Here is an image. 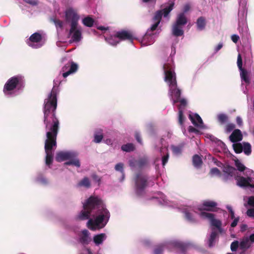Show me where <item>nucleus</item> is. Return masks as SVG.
<instances>
[{
  "label": "nucleus",
  "mask_w": 254,
  "mask_h": 254,
  "mask_svg": "<svg viewBox=\"0 0 254 254\" xmlns=\"http://www.w3.org/2000/svg\"><path fill=\"white\" fill-rule=\"evenodd\" d=\"M60 81L58 78L54 80L53 88L48 98L44 101V124L46 131L45 142L46 164L50 165L53 160V150L56 147V138L59 126V121L55 116L57 106V93Z\"/></svg>",
  "instance_id": "f257e3e1"
},
{
  "label": "nucleus",
  "mask_w": 254,
  "mask_h": 254,
  "mask_svg": "<svg viewBox=\"0 0 254 254\" xmlns=\"http://www.w3.org/2000/svg\"><path fill=\"white\" fill-rule=\"evenodd\" d=\"M83 209L76 216L77 219H88L87 227L93 231L100 230L106 226L110 214L99 197L91 196L83 203Z\"/></svg>",
  "instance_id": "f03ea898"
},
{
  "label": "nucleus",
  "mask_w": 254,
  "mask_h": 254,
  "mask_svg": "<svg viewBox=\"0 0 254 254\" xmlns=\"http://www.w3.org/2000/svg\"><path fill=\"white\" fill-rule=\"evenodd\" d=\"M163 68L165 75L164 80L169 86L168 94L172 101L173 104L174 105L179 101L181 103V105L179 107V123L181 126L183 134L188 136L187 131L184 126L185 118L183 111V109L187 105V101L185 99H182L180 100L181 91L177 87L176 74L174 72V66L172 59L168 60L164 64Z\"/></svg>",
  "instance_id": "7ed1b4c3"
},
{
  "label": "nucleus",
  "mask_w": 254,
  "mask_h": 254,
  "mask_svg": "<svg viewBox=\"0 0 254 254\" xmlns=\"http://www.w3.org/2000/svg\"><path fill=\"white\" fill-rule=\"evenodd\" d=\"M235 165L237 169L243 172L246 171L244 176H239L237 170L229 165L223 167V179L226 181L235 178L237 185L242 188L248 189L254 193V172L246 168L244 165L237 159L234 160Z\"/></svg>",
  "instance_id": "20e7f679"
},
{
  "label": "nucleus",
  "mask_w": 254,
  "mask_h": 254,
  "mask_svg": "<svg viewBox=\"0 0 254 254\" xmlns=\"http://www.w3.org/2000/svg\"><path fill=\"white\" fill-rule=\"evenodd\" d=\"M174 3L171 2L162 10L157 11L153 18V23L148 28L142 38L141 44L142 46H147L152 45L155 42V38L158 36L159 33L161 31L160 27L157 28L160 23L162 15L164 17H167L168 14L173 9Z\"/></svg>",
  "instance_id": "39448f33"
},
{
  "label": "nucleus",
  "mask_w": 254,
  "mask_h": 254,
  "mask_svg": "<svg viewBox=\"0 0 254 254\" xmlns=\"http://www.w3.org/2000/svg\"><path fill=\"white\" fill-rule=\"evenodd\" d=\"M217 205V203L216 202L207 200L203 201L199 207L184 206L180 209L188 222L194 223L197 221V217H200V212H205L204 210L212 211Z\"/></svg>",
  "instance_id": "423d86ee"
},
{
  "label": "nucleus",
  "mask_w": 254,
  "mask_h": 254,
  "mask_svg": "<svg viewBox=\"0 0 254 254\" xmlns=\"http://www.w3.org/2000/svg\"><path fill=\"white\" fill-rule=\"evenodd\" d=\"M24 87L23 78L15 76L9 78L5 83L3 92L7 97H12L19 94Z\"/></svg>",
  "instance_id": "0eeeda50"
},
{
  "label": "nucleus",
  "mask_w": 254,
  "mask_h": 254,
  "mask_svg": "<svg viewBox=\"0 0 254 254\" xmlns=\"http://www.w3.org/2000/svg\"><path fill=\"white\" fill-rule=\"evenodd\" d=\"M190 247V245L189 243L176 240H171L157 246L154 250V254H163V252L165 249L169 251L176 250L180 253H185Z\"/></svg>",
  "instance_id": "6e6552de"
},
{
  "label": "nucleus",
  "mask_w": 254,
  "mask_h": 254,
  "mask_svg": "<svg viewBox=\"0 0 254 254\" xmlns=\"http://www.w3.org/2000/svg\"><path fill=\"white\" fill-rule=\"evenodd\" d=\"M77 154L72 151H63L57 153L56 160L58 162H63L65 160L69 161L65 162V165H73L79 168L80 166L79 160L76 158Z\"/></svg>",
  "instance_id": "1a4fd4ad"
},
{
  "label": "nucleus",
  "mask_w": 254,
  "mask_h": 254,
  "mask_svg": "<svg viewBox=\"0 0 254 254\" xmlns=\"http://www.w3.org/2000/svg\"><path fill=\"white\" fill-rule=\"evenodd\" d=\"M188 20L184 13L177 15L176 21L172 25V34L175 37L183 36L184 34L183 27L187 23Z\"/></svg>",
  "instance_id": "9d476101"
},
{
  "label": "nucleus",
  "mask_w": 254,
  "mask_h": 254,
  "mask_svg": "<svg viewBox=\"0 0 254 254\" xmlns=\"http://www.w3.org/2000/svg\"><path fill=\"white\" fill-rule=\"evenodd\" d=\"M64 17L65 22L69 23L70 26L78 25L80 16L76 10L71 7L67 8L64 11Z\"/></svg>",
  "instance_id": "9b49d317"
},
{
  "label": "nucleus",
  "mask_w": 254,
  "mask_h": 254,
  "mask_svg": "<svg viewBox=\"0 0 254 254\" xmlns=\"http://www.w3.org/2000/svg\"><path fill=\"white\" fill-rule=\"evenodd\" d=\"M135 190L138 195H141L147 186V177L142 174H137L134 178Z\"/></svg>",
  "instance_id": "f8f14e48"
},
{
  "label": "nucleus",
  "mask_w": 254,
  "mask_h": 254,
  "mask_svg": "<svg viewBox=\"0 0 254 254\" xmlns=\"http://www.w3.org/2000/svg\"><path fill=\"white\" fill-rule=\"evenodd\" d=\"M200 217L203 219L208 220L211 225L217 228L220 233H223V229L221 227V221L215 219L214 214L207 212H200Z\"/></svg>",
  "instance_id": "ddd939ff"
},
{
  "label": "nucleus",
  "mask_w": 254,
  "mask_h": 254,
  "mask_svg": "<svg viewBox=\"0 0 254 254\" xmlns=\"http://www.w3.org/2000/svg\"><path fill=\"white\" fill-rule=\"evenodd\" d=\"M128 163L132 170H140L147 166L148 158L146 156L140 158L138 160H136L135 158H131L129 160Z\"/></svg>",
  "instance_id": "4468645a"
},
{
  "label": "nucleus",
  "mask_w": 254,
  "mask_h": 254,
  "mask_svg": "<svg viewBox=\"0 0 254 254\" xmlns=\"http://www.w3.org/2000/svg\"><path fill=\"white\" fill-rule=\"evenodd\" d=\"M28 45L32 48L38 49L43 46L45 43L42 39V35L37 32L31 35L27 40Z\"/></svg>",
  "instance_id": "2eb2a0df"
},
{
  "label": "nucleus",
  "mask_w": 254,
  "mask_h": 254,
  "mask_svg": "<svg viewBox=\"0 0 254 254\" xmlns=\"http://www.w3.org/2000/svg\"><path fill=\"white\" fill-rule=\"evenodd\" d=\"M232 146L236 153L244 152L245 154L248 156L252 153L251 145L249 142H243L240 143H233Z\"/></svg>",
  "instance_id": "dca6fc26"
},
{
  "label": "nucleus",
  "mask_w": 254,
  "mask_h": 254,
  "mask_svg": "<svg viewBox=\"0 0 254 254\" xmlns=\"http://www.w3.org/2000/svg\"><path fill=\"white\" fill-rule=\"evenodd\" d=\"M69 37L74 42H78L82 39L81 29L77 26H70Z\"/></svg>",
  "instance_id": "f3484780"
},
{
  "label": "nucleus",
  "mask_w": 254,
  "mask_h": 254,
  "mask_svg": "<svg viewBox=\"0 0 254 254\" xmlns=\"http://www.w3.org/2000/svg\"><path fill=\"white\" fill-rule=\"evenodd\" d=\"M240 75L242 82V86H245V89L243 90V92L244 93H246L247 92V87L251 83V72L245 69L240 71Z\"/></svg>",
  "instance_id": "a211bd4d"
},
{
  "label": "nucleus",
  "mask_w": 254,
  "mask_h": 254,
  "mask_svg": "<svg viewBox=\"0 0 254 254\" xmlns=\"http://www.w3.org/2000/svg\"><path fill=\"white\" fill-rule=\"evenodd\" d=\"M77 236L78 242L83 245L89 244L92 240L90 233L86 229L81 231Z\"/></svg>",
  "instance_id": "6ab92c4d"
},
{
  "label": "nucleus",
  "mask_w": 254,
  "mask_h": 254,
  "mask_svg": "<svg viewBox=\"0 0 254 254\" xmlns=\"http://www.w3.org/2000/svg\"><path fill=\"white\" fill-rule=\"evenodd\" d=\"M189 118L192 124L196 127L201 129H205L208 128L207 127L203 124L202 120L198 114H190L189 115Z\"/></svg>",
  "instance_id": "aec40b11"
},
{
  "label": "nucleus",
  "mask_w": 254,
  "mask_h": 254,
  "mask_svg": "<svg viewBox=\"0 0 254 254\" xmlns=\"http://www.w3.org/2000/svg\"><path fill=\"white\" fill-rule=\"evenodd\" d=\"M78 68V65L72 62H68L62 68L63 71L62 76L65 78L69 74L73 73L76 71Z\"/></svg>",
  "instance_id": "412c9836"
},
{
  "label": "nucleus",
  "mask_w": 254,
  "mask_h": 254,
  "mask_svg": "<svg viewBox=\"0 0 254 254\" xmlns=\"http://www.w3.org/2000/svg\"><path fill=\"white\" fill-rule=\"evenodd\" d=\"M117 36L120 40H129L131 42L135 39V37L131 32L129 31L122 30L117 32Z\"/></svg>",
  "instance_id": "4be33fe9"
},
{
  "label": "nucleus",
  "mask_w": 254,
  "mask_h": 254,
  "mask_svg": "<svg viewBox=\"0 0 254 254\" xmlns=\"http://www.w3.org/2000/svg\"><path fill=\"white\" fill-rule=\"evenodd\" d=\"M238 30L242 35L245 36L247 34L249 29L246 18L240 17L239 19Z\"/></svg>",
  "instance_id": "5701e85b"
},
{
  "label": "nucleus",
  "mask_w": 254,
  "mask_h": 254,
  "mask_svg": "<svg viewBox=\"0 0 254 254\" xmlns=\"http://www.w3.org/2000/svg\"><path fill=\"white\" fill-rule=\"evenodd\" d=\"M243 139V135L241 130L239 129L234 130L229 136L230 140L233 143H240L239 141Z\"/></svg>",
  "instance_id": "b1692460"
},
{
  "label": "nucleus",
  "mask_w": 254,
  "mask_h": 254,
  "mask_svg": "<svg viewBox=\"0 0 254 254\" xmlns=\"http://www.w3.org/2000/svg\"><path fill=\"white\" fill-rule=\"evenodd\" d=\"M240 7L239 10V16L247 18V2L246 0H239Z\"/></svg>",
  "instance_id": "393cba45"
},
{
  "label": "nucleus",
  "mask_w": 254,
  "mask_h": 254,
  "mask_svg": "<svg viewBox=\"0 0 254 254\" xmlns=\"http://www.w3.org/2000/svg\"><path fill=\"white\" fill-rule=\"evenodd\" d=\"M107 235L105 233H100L94 236L93 242L96 246L102 245L107 239Z\"/></svg>",
  "instance_id": "a878e982"
},
{
  "label": "nucleus",
  "mask_w": 254,
  "mask_h": 254,
  "mask_svg": "<svg viewBox=\"0 0 254 254\" xmlns=\"http://www.w3.org/2000/svg\"><path fill=\"white\" fill-rule=\"evenodd\" d=\"M153 199H156L159 204L163 205H168L169 203L166 197V196L162 193L159 192L152 197Z\"/></svg>",
  "instance_id": "bb28decb"
},
{
  "label": "nucleus",
  "mask_w": 254,
  "mask_h": 254,
  "mask_svg": "<svg viewBox=\"0 0 254 254\" xmlns=\"http://www.w3.org/2000/svg\"><path fill=\"white\" fill-rule=\"evenodd\" d=\"M218 238V233L214 228H212V231L209 235L208 240V244L209 247H213Z\"/></svg>",
  "instance_id": "cd10ccee"
},
{
  "label": "nucleus",
  "mask_w": 254,
  "mask_h": 254,
  "mask_svg": "<svg viewBox=\"0 0 254 254\" xmlns=\"http://www.w3.org/2000/svg\"><path fill=\"white\" fill-rule=\"evenodd\" d=\"M251 246V243L248 237H244L240 241L239 247L240 249L245 251L249 248H250Z\"/></svg>",
  "instance_id": "c85d7f7f"
},
{
  "label": "nucleus",
  "mask_w": 254,
  "mask_h": 254,
  "mask_svg": "<svg viewBox=\"0 0 254 254\" xmlns=\"http://www.w3.org/2000/svg\"><path fill=\"white\" fill-rule=\"evenodd\" d=\"M106 41L112 46H116L120 43V40L117 36V33L109 37H105Z\"/></svg>",
  "instance_id": "c756f323"
},
{
  "label": "nucleus",
  "mask_w": 254,
  "mask_h": 254,
  "mask_svg": "<svg viewBox=\"0 0 254 254\" xmlns=\"http://www.w3.org/2000/svg\"><path fill=\"white\" fill-rule=\"evenodd\" d=\"M51 20L55 24L58 33L64 29H66V28L65 27V23L64 22L55 18H52L51 19Z\"/></svg>",
  "instance_id": "7c9ffc66"
},
{
  "label": "nucleus",
  "mask_w": 254,
  "mask_h": 254,
  "mask_svg": "<svg viewBox=\"0 0 254 254\" xmlns=\"http://www.w3.org/2000/svg\"><path fill=\"white\" fill-rule=\"evenodd\" d=\"M197 28L199 31H202L205 29L206 26V20L204 17H199L196 22Z\"/></svg>",
  "instance_id": "2f4dec72"
},
{
  "label": "nucleus",
  "mask_w": 254,
  "mask_h": 254,
  "mask_svg": "<svg viewBox=\"0 0 254 254\" xmlns=\"http://www.w3.org/2000/svg\"><path fill=\"white\" fill-rule=\"evenodd\" d=\"M77 186L89 188L91 186V183L88 178L84 177L78 182Z\"/></svg>",
  "instance_id": "473e14b6"
},
{
  "label": "nucleus",
  "mask_w": 254,
  "mask_h": 254,
  "mask_svg": "<svg viewBox=\"0 0 254 254\" xmlns=\"http://www.w3.org/2000/svg\"><path fill=\"white\" fill-rule=\"evenodd\" d=\"M82 22L85 26L91 27L93 25L94 20L91 17L87 16L82 19Z\"/></svg>",
  "instance_id": "72a5a7b5"
},
{
  "label": "nucleus",
  "mask_w": 254,
  "mask_h": 254,
  "mask_svg": "<svg viewBox=\"0 0 254 254\" xmlns=\"http://www.w3.org/2000/svg\"><path fill=\"white\" fill-rule=\"evenodd\" d=\"M35 181L38 183L42 185H47L49 184V181L44 176L39 174L36 177Z\"/></svg>",
  "instance_id": "f704fd0d"
},
{
  "label": "nucleus",
  "mask_w": 254,
  "mask_h": 254,
  "mask_svg": "<svg viewBox=\"0 0 254 254\" xmlns=\"http://www.w3.org/2000/svg\"><path fill=\"white\" fill-rule=\"evenodd\" d=\"M115 170L117 171H119L122 173V177L120 179V181L122 182L124 180L125 175L124 171V164L122 163H119L115 166Z\"/></svg>",
  "instance_id": "c9c22d12"
},
{
  "label": "nucleus",
  "mask_w": 254,
  "mask_h": 254,
  "mask_svg": "<svg viewBox=\"0 0 254 254\" xmlns=\"http://www.w3.org/2000/svg\"><path fill=\"white\" fill-rule=\"evenodd\" d=\"M192 162L195 167L199 168L201 166L202 161L200 156L198 155H195L192 158Z\"/></svg>",
  "instance_id": "e433bc0d"
},
{
  "label": "nucleus",
  "mask_w": 254,
  "mask_h": 254,
  "mask_svg": "<svg viewBox=\"0 0 254 254\" xmlns=\"http://www.w3.org/2000/svg\"><path fill=\"white\" fill-rule=\"evenodd\" d=\"M122 150L126 152H130L134 149V146L132 143H127L122 146Z\"/></svg>",
  "instance_id": "4c0bfd02"
},
{
  "label": "nucleus",
  "mask_w": 254,
  "mask_h": 254,
  "mask_svg": "<svg viewBox=\"0 0 254 254\" xmlns=\"http://www.w3.org/2000/svg\"><path fill=\"white\" fill-rule=\"evenodd\" d=\"M217 119L221 124H224L228 122V117L225 114H219L217 115Z\"/></svg>",
  "instance_id": "58836bf2"
},
{
  "label": "nucleus",
  "mask_w": 254,
  "mask_h": 254,
  "mask_svg": "<svg viewBox=\"0 0 254 254\" xmlns=\"http://www.w3.org/2000/svg\"><path fill=\"white\" fill-rule=\"evenodd\" d=\"M244 200L247 202L249 206L254 207V196H245Z\"/></svg>",
  "instance_id": "ea45409f"
},
{
  "label": "nucleus",
  "mask_w": 254,
  "mask_h": 254,
  "mask_svg": "<svg viewBox=\"0 0 254 254\" xmlns=\"http://www.w3.org/2000/svg\"><path fill=\"white\" fill-rule=\"evenodd\" d=\"M171 149L172 150L173 153L175 155H180L182 151V147L180 146H174L172 145L171 146Z\"/></svg>",
  "instance_id": "a19ab883"
},
{
  "label": "nucleus",
  "mask_w": 254,
  "mask_h": 254,
  "mask_svg": "<svg viewBox=\"0 0 254 254\" xmlns=\"http://www.w3.org/2000/svg\"><path fill=\"white\" fill-rule=\"evenodd\" d=\"M237 65L239 68V71H241L242 70L245 69V68L243 67L242 59L240 54H239L238 56Z\"/></svg>",
  "instance_id": "79ce46f5"
},
{
  "label": "nucleus",
  "mask_w": 254,
  "mask_h": 254,
  "mask_svg": "<svg viewBox=\"0 0 254 254\" xmlns=\"http://www.w3.org/2000/svg\"><path fill=\"white\" fill-rule=\"evenodd\" d=\"M103 138V136L102 133H96L94 134V141L96 143H100Z\"/></svg>",
  "instance_id": "37998d69"
},
{
  "label": "nucleus",
  "mask_w": 254,
  "mask_h": 254,
  "mask_svg": "<svg viewBox=\"0 0 254 254\" xmlns=\"http://www.w3.org/2000/svg\"><path fill=\"white\" fill-rule=\"evenodd\" d=\"M240 243L238 241L233 242L231 244V250L232 252H235L237 250Z\"/></svg>",
  "instance_id": "c03bdc74"
},
{
  "label": "nucleus",
  "mask_w": 254,
  "mask_h": 254,
  "mask_svg": "<svg viewBox=\"0 0 254 254\" xmlns=\"http://www.w3.org/2000/svg\"><path fill=\"white\" fill-rule=\"evenodd\" d=\"M210 174L212 176H221V173L218 169L217 168H213L210 170Z\"/></svg>",
  "instance_id": "a18cd8bd"
},
{
  "label": "nucleus",
  "mask_w": 254,
  "mask_h": 254,
  "mask_svg": "<svg viewBox=\"0 0 254 254\" xmlns=\"http://www.w3.org/2000/svg\"><path fill=\"white\" fill-rule=\"evenodd\" d=\"M91 177L94 183L97 184L98 186L100 185L101 179L99 177L95 174H92Z\"/></svg>",
  "instance_id": "49530a36"
},
{
  "label": "nucleus",
  "mask_w": 254,
  "mask_h": 254,
  "mask_svg": "<svg viewBox=\"0 0 254 254\" xmlns=\"http://www.w3.org/2000/svg\"><path fill=\"white\" fill-rule=\"evenodd\" d=\"M235 127V125L234 124L230 123L228 124L225 128V131L227 133H230L231 131H232Z\"/></svg>",
  "instance_id": "de8ad7c7"
},
{
  "label": "nucleus",
  "mask_w": 254,
  "mask_h": 254,
  "mask_svg": "<svg viewBox=\"0 0 254 254\" xmlns=\"http://www.w3.org/2000/svg\"><path fill=\"white\" fill-rule=\"evenodd\" d=\"M169 154L168 152L166 153L165 155L162 156V164L163 166H164L167 163L169 159Z\"/></svg>",
  "instance_id": "09e8293b"
},
{
  "label": "nucleus",
  "mask_w": 254,
  "mask_h": 254,
  "mask_svg": "<svg viewBox=\"0 0 254 254\" xmlns=\"http://www.w3.org/2000/svg\"><path fill=\"white\" fill-rule=\"evenodd\" d=\"M246 214L249 217L254 218V208L248 209Z\"/></svg>",
  "instance_id": "8fccbe9b"
},
{
  "label": "nucleus",
  "mask_w": 254,
  "mask_h": 254,
  "mask_svg": "<svg viewBox=\"0 0 254 254\" xmlns=\"http://www.w3.org/2000/svg\"><path fill=\"white\" fill-rule=\"evenodd\" d=\"M25 2L32 5L35 6L38 4V1L37 0H23Z\"/></svg>",
  "instance_id": "3c124183"
},
{
  "label": "nucleus",
  "mask_w": 254,
  "mask_h": 254,
  "mask_svg": "<svg viewBox=\"0 0 254 254\" xmlns=\"http://www.w3.org/2000/svg\"><path fill=\"white\" fill-rule=\"evenodd\" d=\"M223 44L222 43H219L217 46L214 47V54L217 53L222 47Z\"/></svg>",
  "instance_id": "603ef678"
},
{
  "label": "nucleus",
  "mask_w": 254,
  "mask_h": 254,
  "mask_svg": "<svg viewBox=\"0 0 254 254\" xmlns=\"http://www.w3.org/2000/svg\"><path fill=\"white\" fill-rule=\"evenodd\" d=\"M233 220V222L231 224V227L234 228L237 226L239 220V217H236Z\"/></svg>",
  "instance_id": "864d4df0"
},
{
  "label": "nucleus",
  "mask_w": 254,
  "mask_h": 254,
  "mask_svg": "<svg viewBox=\"0 0 254 254\" xmlns=\"http://www.w3.org/2000/svg\"><path fill=\"white\" fill-rule=\"evenodd\" d=\"M239 39V36L236 34H234L231 36V40L235 43H237Z\"/></svg>",
  "instance_id": "5fc2aeb1"
},
{
  "label": "nucleus",
  "mask_w": 254,
  "mask_h": 254,
  "mask_svg": "<svg viewBox=\"0 0 254 254\" xmlns=\"http://www.w3.org/2000/svg\"><path fill=\"white\" fill-rule=\"evenodd\" d=\"M189 132H194L196 134H197L199 132L198 130L197 129L195 128L194 127H193L191 126L189 127Z\"/></svg>",
  "instance_id": "6e6d98bb"
},
{
  "label": "nucleus",
  "mask_w": 254,
  "mask_h": 254,
  "mask_svg": "<svg viewBox=\"0 0 254 254\" xmlns=\"http://www.w3.org/2000/svg\"><path fill=\"white\" fill-rule=\"evenodd\" d=\"M190 9V5L189 4L187 3L186 4L183 8V12L182 13H184L185 15V13L187 12Z\"/></svg>",
  "instance_id": "4d7b16f0"
},
{
  "label": "nucleus",
  "mask_w": 254,
  "mask_h": 254,
  "mask_svg": "<svg viewBox=\"0 0 254 254\" xmlns=\"http://www.w3.org/2000/svg\"><path fill=\"white\" fill-rule=\"evenodd\" d=\"M135 137L137 142L139 143H141V136L139 132H136L135 134Z\"/></svg>",
  "instance_id": "13d9d810"
},
{
  "label": "nucleus",
  "mask_w": 254,
  "mask_h": 254,
  "mask_svg": "<svg viewBox=\"0 0 254 254\" xmlns=\"http://www.w3.org/2000/svg\"><path fill=\"white\" fill-rule=\"evenodd\" d=\"M236 122H237V124L238 125V126H240V127L242 126V125H243L242 119L239 116L237 117V118H236Z\"/></svg>",
  "instance_id": "bf43d9fd"
},
{
  "label": "nucleus",
  "mask_w": 254,
  "mask_h": 254,
  "mask_svg": "<svg viewBox=\"0 0 254 254\" xmlns=\"http://www.w3.org/2000/svg\"><path fill=\"white\" fill-rule=\"evenodd\" d=\"M81 254H92V253L90 249L85 248L83 250Z\"/></svg>",
  "instance_id": "052dcab7"
},
{
  "label": "nucleus",
  "mask_w": 254,
  "mask_h": 254,
  "mask_svg": "<svg viewBox=\"0 0 254 254\" xmlns=\"http://www.w3.org/2000/svg\"><path fill=\"white\" fill-rule=\"evenodd\" d=\"M141 0L143 2H144V3L149 2V3H151L153 5V6H154L157 0Z\"/></svg>",
  "instance_id": "680f3d73"
},
{
  "label": "nucleus",
  "mask_w": 254,
  "mask_h": 254,
  "mask_svg": "<svg viewBox=\"0 0 254 254\" xmlns=\"http://www.w3.org/2000/svg\"><path fill=\"white\" fill-rule=\"evenodd\" d=\"M97 29L99 30H100L101 31H107L109 29V27L103 26H99L97 27Z\"/></svg>",
  "instance_id": "e2e57ef3"
},
{
  "label": "nucleus",
  "mask_w": 254,
  "mask_h": 254,
  "mask_svg": "<svg viewBox=\"0 0 254 254\" xmlns=\"http://www.w3.org/2000/svg\"><path fill=\"white\" fill-rule=\"evenodd\" d=\"M249 240H250V241L251 243H254V234H251V235L249 236Z\"/></svg>",
  "instance_id": "0e129e2a"
},
{
  "label": "nucleus",
  "mask_w": 254,
  "mask_h": 254,
  "mask_svg": "<svg viewBox=\"0 0 254 254\" xmlns=\"http://www.w3.org/2000/svg\"><path fill=\"white\" fill-rule=\"evenodd\" d=\"M247 228V225L246 224H242L241 226V231L243 232L246 230Z\"/></svg>",
  "instance_id": "69168bd1"
},
{
  "label": "nucleus",
  "mask_w": 254,
  "mask_h": 254,
  "mask_svg": "<svg viewBox=\"0 0 254 254\" xmlns=\"http://www.w3.org/2000/svg\"><path fill=\"white\" fill-rule=\"evenodd\" d=\"M160 152L161 153H164L165 152L167 151V148L166 147L165 145H164V147H161L160 148Z\"/></svg>",
  "instance_id": "338daca9"
},
{
  "label": "nucleus",
  "mask_w": 254,
  "mask_h": 254,
  "mask_svg": "<svg viewBox=\"0 0 254 254\" xmlns=\"http://www.w3.org/2000/svg\"><path fill=\"white\" fill-rule=\"evenodd\" d=\"M105 142L106 144L110 145V144H112V141L111 139H106V140H105Z\"/></svg>",
  "instance_id": "774afa93"
}]
</instances>
